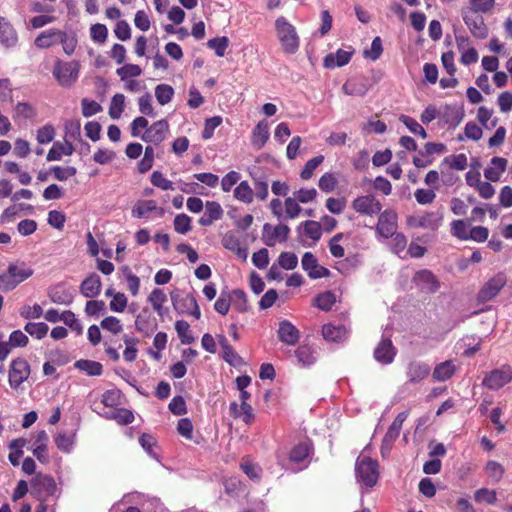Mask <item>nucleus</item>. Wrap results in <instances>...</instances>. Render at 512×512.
<instances>
[{
	"label": "nucleus",
	"mask_w": 512,
	"mask_h": 512,
	"mask_svg": "<svg viewBox=\"0 0 512 512\" xmlns=\"http://www.w3.org/2000/svg\"><path fill=\"white\" fill-rule=\"evenodd\" d=\"M275 31L277 38L286 54H295L300 47V38L296 28L287 20L280 16L275 20Z\"/></svg>",
	"instance_id": "1"
},
{
	"label": "nucleus",
	"mask_w": 512,
	"mask_h": 512,
	"mask_svg": "<svg viewBox=\"0 0 512 512\" xmlns=\"http://www.w3.org/2000/svg\"><path fill=\"white\" fill-rule=\"evenodd\" d=\"M33 275V270L25 263L10 264L7 272L0 275V290L5 292L13 290L18 284Z\"/></svg>",
	"instance_id": "2"
},
{
	"label": "nucleus",
	"mask_w": 512,
	"mask_h": 512,
	"mask_svg": "<svg viewBox=\"0 0 512 512\" xmlns=\"http://www.w3.org/2000/svg\"><path fill=\"white\" fill-rule=\"evenodd\" d=\"M355 473L358 482L366 487H373L378 480V462L368 456L360 455L355 464Z\"/></svg>",
	"instance_id": "3"
},
{
	"label": "nucleus",
	"mask_w": 512,
	"mask_h": 512,
	"mask_svg": "<svg viewBox=\"0 0 512 512\" xmlns=\"http://www.w3.org/2000/svg\"><path fill=\"white\" fill-rule=\"evenodd\" d=\"M79 72L80 64L77 61L57 60L52 70L54 78L64 88H70L77 81Z\"/></svg>",
	"instance_id": "4"
},
{
	"label": "nucleus",
	"mask_w": 512,
	"mask_h": 512,
	"mask_svg": "<svg viewBox=\"0 0 512 512\" xmlns=\"http://www.w3.org/2000/svg\"><path fill=\"white\" fill-rule=\"evenodd\" d=\"M56 491V482L54 478L49 475L37 474L31 480V495L41 502L46 501L50 496H54Z\"/></svg>",
	"instance_id": "5"
},
{
	"label": "nucleus",
	"mask_w": 512,
	"mask_h": 512,
	"mask_svg": "<svg viewBox=\"0 0 512 512\" xmlns=\"http://www.w3.org/2000/svg\"><path fill=\"white\" fill-rule=\"evenodd\" d=\"M171 301L174 309L179 314L193 316L195 319H200L201 311L196 298L192 294L180 296L176 293H171Z\"/></svg>",
	"instance_id": "6"
},
{
	"label": "nucleus",
	"mask_w": 512,
	"mask_h": 512,
	"mask_svg": "<svg viewBox=\"0 0 512 512\" xmlns=\"http://www.w3.org/2000/svg\"><path fill=\"white\" fill-rule=\"evenodd\" d=\"M511 380L512 368L509 365H503L501 368L487 373L482 381V385L490 390H499Z\"/></svg>",
	"instance_id": "7"
},
{
	"label": "nucleus",
	"mask_w": 512,
	"mask_h": 512,
	"mask_svg": "<svg viewBox=\"0 0 512 512\" xmlns=\"http://www.w3.org/2000/svg\"><path fill=\"white\" fill-rule=\"evenodd\" d=\"M461 15L464 23L475 38L485 39L488 36V28L484 18L479 13L462 8Z\"/></svg>",
	"instance_id": "8"
},
{
	"label": "nucleus",
	"mask_w": 512,
	"mask_h": 512,
	"mask_svg": "<svg viewBox=\"0 0 512 512\" xmlns=\"http://www.w3.org/2000/svg\"><path fill=\"white\" fill-rule=\"evenodd\" d=\"M30 365L24 358H16L11 361L9 369V384L13 389H17L30 376Z\"/></svg>",
	"instance_id": "9"
},
{
	"label": "nucleus",
	"mask_w": 512,
	"mask_h": 512,
	"mask_svg": "<svg viewBox=\"0 0 512 512\" xmlns=\"http://www.w3.org/2000/svg\"><path fill=\"white\" fill-rule=\"evenodd\" d=\"M397 214L392 209H386L379 213L378 222L376 224V233L385 238L388 239L392 237L397 230Z\"/></svg>",
	"instance_id": "10"
},
{
	"label": "nucleus",
	"mask_w": 512,
	"mask_h": 512,
	"mask_svg": "<svg viewBox=\"0 0 512 512\" xmlns=\"http://www.w3.org/2000/svg\"><path fill=\"white\" fill-rule=\"evenodd\" d=\"M506 282L507 279L504 273H498L489 279L478 292V301L485 303L495 298L506 285Z\"/></svg>",
	"instance_id": "11"
},
{
	"label": "nucleus",
	"mask_w": 512,
	"mask_h": 512,
	"mask_svg": "<svg viewBox=\"0 0 512 512\" xmlns=\"http://www.w3.org/2000/svg\"><path fill=\"white\" fill-rule=\"evenodd\" d=\"M351 206L357 213L368 216L377 215L382 210V204L372 194L356 197Z\"/></svg>",
	"instance_id": "12"
},
{
	"label": "nucleus",
	"mask_w": 512,
	"mask_h": 512,
	"mask_svg": "<svg viewBox=\"0 0 512 512\" xmlns=\"http://www.w3.org/2000/svg\"><path fill=\"white\" fill-rule=\"evenodd\" d=\"M290 234V228L286 224L272 226L269 223L263 225L262 241L265 245L273 247L277 240L280 242L287 241Z\"/></svg>",
	"instance_id": "13"
},
{
	"label": "nucleus",
	"mask_w": 512,
	"mask_h": 512,
	"mask_svg": "<svg viewBox=\"0 0 512 512\" xmlns=\"http://www.w3.org/2000/svg\"><path fill=\"white\" fill-rule=\"evenodd\" d=\"M168 131V122L165 119H161L150 125L146 129V131L141 135V139L144 142L159 145L165 140Z\"/></svg>",
	"instance_id": "14"
},
{
	"label": "nucleus",
	"mask_w": 512,
	"mask_h": 512,
	"mask_svg": "<svg viewBox=\"0 0 512 512\" xmlns=\"http://www.w3.org/2000/svg\"><path fill=\"white\" fill-rule=\"evenodd\" d=\"M431 372L428 363L420 360H412L406 366V377L408 384H419L426 379Z\"/></svg>",
	"instance_id": "15"
},
{
	"label": "nucleus",
	"mask_w": 512,
	"mask_h": 512,
	"mask_svg": "<svg viewBox=\"0 0 512 512\" xmlns=\"http://www.w3.org/2000/svg\"><path fill=\"white\" fill-rule=\"evenodd\" d=\"M406 222L408 226L413 228L436 230L441 225L442 215L429 212L422 216H409Z\"/></svg>",
	"instance_id": "16"
},
{
	"label": "nucleus",
	"mask_w": 512,
	"mask_h": 512,
	"mask_svg": "<svg viewBox=\"0 0 512 512\" xmlns=\"http://www.w3.org/2000/svg\"><path fill=\"white\" fill-rule=\"evenodd\" d=\"M301 265L311 279H320L330 275L329 269L319 265L317 258L311 252L304 253Z\"/></svg>",
	"instance_id": "17"
},
{
	"label": "nucleus",
	"mask_w": 512,
	"mask_h": 512,
	"mask_svg": "<svg viewBox=\"0 0 512 512\" xmlns=\"http://www.w3.org/2000/svg\"><path fill=\"white\" fill-rule=\"evenodd\" d=\"M413 282L421 291L426 293H435L440 288V282L432 271L422 269L415 273Z\"/></svg>",
	"instance_id": "18"
},
{
	"label": "nucleus",
	"mask_w": 512,
	"mask_h": 512,
	"mask_svg": "<svg viewBox=\"0 0 512 512\" xmlns=\"http://www.w3.org/2000/svg\"><path fill=\"white\" fill-rule=\"evenodd\" d=\"M397 353L390 337H383L374 349V358L381 364L387 365L393 362Z\"/></svg>",
	"instance_id": "19"
},
{
	"label": "nucleus",
	"mask_w": 512,
	"mask_h": 512,
	"mask_svg": "<svg viewBox=\"0 0 512 512\" xmlns=\"http://www.w3.org/2000/svg\"><path fill=\"white\" fill-rule=\"evenodd\" d=\"M277 335L282 343L289 346H294L300 339V331L288 320L279 322Z\"/></svg>",
	"instance_id": "20"
},
{
	"label": "nucleus",
	"mask_w": 512,
	"mask_h": 512,
	"mask_svg": "<svg viewBox=\"0 0 512 512\" xmlns=\"http://www.w3.org/2000/svg\"><path fill=\"white\" fill-rule=\"evenodd\" d=\"M50 300L55 304L69 306L74 300V294L64 283L52 286L48 291Z\"/></svg>",
	"instance_id": "21"
},
{
	"label": "nucleus",
	"mask_w": 512,
	"mask_h": 512,
	"mask_svg": "<svg viewBox=\"0 0 512 512\" xmlns=\"http://www.w3.org/2000/svg\"><path fill=\"white\" fill-rule=\"evenodd\" d=\"M102 288L100 276L96 273L90 274L80 284V293L86 297L93 299L97 297Z\"/></svg>",
	"instance_id": "22"
},
{
	"label": "nucleus",
	"mask_w": 512,
	"mask_h": 512,
	"mask_svg": "<svg viewBox=\"0 0 512 512\" xmlns=\"http://www.w3.org/2000/svg\"><path fill=\"white\" fill-rule=\"evenodd\" d=\"M18 42V35L13 25L4 17H0V44L6 48L14 47Z\"/></svg>",
	"instance_id": "23"
},
{
	"label": "nucleus",
	"mask_w": 512,
	"mask_h": 512,
	"mask_svg": "<svg viewBox=\"0 0 512 512\" xmlns=\"http://www.w3.org/2000/svg\"><path fill=\"white\" fill-rule=\"evenodd\" d=\"M353 52L338 49L335 54L329 53L324 58V67L328 69H334L335 67H342L349 63Z\"/></svg>",
	"instance_id": "24"
},
{
	"label": "nucleus",
	"mask_w": 512,
	"mask_h": 512,
	"mask_svg": "<svg viewBox=\"0 0 512 512\" xmlns=\"http://www.w3.org/2000/svg\"><path fill=\"white\" fill-rule=\"evenodd\" d=\"M152 211H156L160 216L164 214V209L157 207L154 200H139L133 206L131 214L134 218L141 219Z\"/></svg>",
	"instance_id": "25"
},
{
	"label": "nucleus",
	"mask_w": 512,
	"mask_h": 512,
	"mask_svg": "<svg viewBox=\"0 0 512 512\" xmlns=\"http://www.w3.org/2000/svg\"><path fill=\"white\" fill-rule=\"evenodd\" d=\"M61 33L62 31L58 29H48L41 32L35 39L36 47L45 49L58 44Z\"/></svg>",
	"instance_id": "26"
},
{
	"label": "nucleus",
	"mask_w": 512,
	"mask_h": 512,
	"mask_svg": "<svg viewBox=\"0 0 512 512\" xmlns=\"http://www.w3.org/2000/svg\"><path fill=\"white\" fill-rule=\"evenodd\" d=\"M507 166V160L501 157H493L491 159V167L484 170V176L486 179L492 182L499 181L501 174L505 171Z\"/></svg>",
	"instance_id": "27"
},
{
	"label": "nucleus",
	"mask_w": 512,
	"mask_h": 512,
	"mask_svg": "<svg viewBox=\"0 0 512 512\" xmlns=\"http://www.w3.org/2000/svg\"><path fill=\"white\" fill-rule=\"evenodd\" d=\"M269 139V126L265 120L257 123L252 131L251 142L257 149H261Z\"/></svg>",
	"instance_id": "28"
},
{
	"label": "nucleus",
	"mask_w": 512,
	"mask_h": 512,
	"mask_svg": "<svg viewBox=\"0 0 512 512\" xmlns=\"http://www.w3.org/2000/svg\"><path fill=\"white\" fill-rule=\"evenodd\" d=\"M75 151V148L72 143H68L64 141V143H61L59 141H56L53 143L52 148L49 150L47 154V161H58L61 160L63 155L70 156Z\"/></svg>",
	"instance_id": "29"
},
{
	"label": "nucleus",
	"mask_w": 512,
	"mask_h": 512,
	"mask_svg": "<svg viewBox=\"0 0 512 512\" xmlns=\"http://www.w3.org/2000/svg\"><path fill=\"white\" fill-rule=\"evenodd\" d=\"M408 417V411L400 412L395 419L393 420L392 424L389 426L386 434L383 438L386 439V443H394L395 440L398 438L400 431L402 429V425L406 418Z\"/></svg>",
	"instance_id": "30"
},
{
	"label": "nucleus",
	"mask_w": 512,
	"mask_h": 512,
	"mask_svg": "<svg viewBox=\"0 0 512 512\" xmlns=\"http://www.w3.org/2000/svg\"><path fill=\"white\" fill-rule=\"evenodd\" d=\"M346 329L342 325L325 324L322 327V335L324 339L332 342H341L346 338Z\"/></svg>",
	"instance_id": "31"
},
{
	"label": "nucleus",
	"mask_w": 512,
	"mask_h": 512,
	"mask_svg": "<svg viewBox=\"0 0 512 512\" xmlns=\"http://www.w3.org/2000/svg\"><path fill=\"white\" fill-rule=\"evenodd\" d=\"M148 301L160 317L167 313V309L163 307V304L167 301V296L162 289H153L148 297Z\"/></svg>",
	"instance_id": "32"
},
{
	"label": "nucleus",
	"mask_w": 512,
	"mask_h": 512,
	"mask_svg": "<svg viewBox=\"0 0 512 512\" xmlns=\"http://www.w3.org/2000/svg\"><path fill=\"white\" fill-rule=\"evenodd\" d=\"M74 366L88 376H100L103 373L102 364L93 360L80 359L75 362Z\"/></svg>",
	"instance_id": "33"
},
{
	"label": "nucleus",
	"mask_w": 512,
	"mask_h": 512,
	"mask_svg": "<svg viewBox=\"0 0 512 512\" xmlns=\"http://www.w3.org/2000/svg\"><path fill=\"white\" fill-rule=\"evenodd\" d=\"M455 373V365L452 361H444L433 370L432 376L436 381H446L453 376Z\"/></svg>",
	"instance_id": "34"
},
{
	"label": "nucleus",
	"mask_w": 512,
	"mask_h": 512,
	"mask_svg": "<svg viewBox=\"0 0 512 512\" xmlns=\"http://www.w3.org/2000/svg\"><path fill=\"white\" fill-rule=\"evenodd\" d=\"M295 357L298 363L303 367L311 366L316 362V356L313 349L308 345H300L295 350Z\"/></svg>",
	"instance_id": "35"
},
{
	"label": "nucleus",
	"mask_w": 512,
	"mask_h": 512,
	"mask_svg": "<svg viewBox=\"0 0 512 512\" xmlns=\"http://www.w3.org/2000/svg\"><path fill=\"white\" fill-rule=\"evenodd\" d=\"M311 450L312 445L310 442H301L291 449L289 459L292 462L301 463L310 455Z\"/></svg>",
	"instance_id": "36"
},
{
	"label": "nucleus",
	"mask_w": 512,
	"mask_h": 512,
	"mask_svg": "<svg viewBox=\"0 0 512 512\" xmlns=\"http://www.w3.org/2000/svg\"><path fill=\"white\" fill-rule=\"evenodd\" d=\"M303 228V234L310 239H312L314 242H317L320 240L322 236V230H321V224L314 220H307L302 222L298 226V231H300Z\"/></svg>",
	"instance_id": "37"
},
{
	"label": "nucleus",
	"mask_w": 512,
	"mask_h": 512,
	"mask_svg": "<svg viewBox=\"0 0 512 512\" xmlns=\"http://www.w3.org/2000/svg\"><path fill=\"white\" fill-rule=\"evenodd\" d=\"M464 118V111L455 106H446L443 113V121L449 126H458Z\"/></svg>",
	"instance_id": "38"
},
{
	"label": "nucleus",
	"mask_w": 512,
	"mask_h": 512,
	"mask_svg": "<svg viewBox=\"0 0 512 512\" xmlns=\"http://www.w3.org/2000/svg\"><path fill=\"white\" fill-rule=\"evenodd\" d=\"M234 197L245 204H250L254 199V190L247 181H241L234 189Z\"/></svg>",
	"instance_id": "39"
},
{
	"label": "nucleus",
	"mask_w": 512,
	"mask_h": 512,
	"mask_svg": "<svg viewBox=\"0 0 512 512\" xmlns=\"http://www.w3.org/2000/svg\"><path fill=\"white\" fill-rule=\"evenodd\" d=\"M336 303V295L331 291H325L318 294L314 300L313 305L322 311L331 310L332 306Z\"/></svg>",
	"instance_id": "40"
},
{
	"label": "nucleus",
	"mask_w": 512,
	"mask_h": 512,
	"mask_svg": "<svg viewBox=\"0 0 512 512\" xmlns=\"http://www.w3.org/2000/svg\"><path fill=\"white\" fill-rule=\"evenodd\" d=\"M175 330L182 344L189 345L195 341V337L192 335L190 325L187 321L177 320L175 322Z\"/></svg>",
	"instance_id": "41"
},
{
	"label": "nucleus",
	"mask_w": 512,
	"mask_h": 512,
	"mask_svg": "<svg viewBox=\"0 0 512 512\" xmlns=\"http://www.w3.org/2000/svg\"><path fill=\"white\" fill-rule=\"evenodd\" d=\"M218 342L223 350V358L226 362L231 365H235L240 360L239 355L236 353L234 348L228 343L227 338L224 335H218Z\"/></svg>",
	"instance_id": "42"
},
{
	"label": "nucleus",
	"mask_w": 512,
	"mask_h": 512,
	"mask_svg": "<svg viewBox=\"0 0 512 512\" xmlns=\"http://www.w3.org/2000/svg\"><path fill=\"white\" fill-rule=\"evenodd\" d=\"M81 126L78 120H69L65 123L64 141L72 143L73 141H81Z\"/></svg>",
	"instance_id": "43"
},
{
	"label": "nucleus",
	"mask_w": 512,
	"mask_h": 512,
	"mask_svg": "<svg viewBox=\"0 0 512 512\" xmlns=\"http://www.w3.org/2000/svg\"><path fill=\"white\" fill-rule=\"evenodd\" d=\"M399 121L403 123L414 135L420 136L422 139L427 138V132L414 118L407 115H400Z\"/></svg>",
	"instance_id": "44"
},
{
	"label": "nucleus",
	"mask_w": 512,
	"mask_h": 512,
	"mask_svg": "<svg viewBox=\"0 0 512 512\" xmlns=\"http://www.w3.org/2000/svg\"><path fill=\"white\" fill-rule=\"evenodd\" d=\"M174 96V89L168 84H159L155 87V97L160 105L171 102Z\"/></svg>",
	"instance_id": "45"
},
{
	"label": "nucleus",
	"mask_w": 512,
	"mask_h": 512,
	"mask_svg": "<svg viewBox=\"0 0 512 512\" xmlns=\"http://www.w3.org/2000/svg\"><path fill=\"white\" fill-rule=\"evenodd\" d=\"M125 107V96L123 94H115L110 103L109 116L112 119H119L124 111Z\"/></svg>",
	"instance_id": "46"
},
{
	"label": "nucleus",
	"mask_w": 512,
	"mask_h": 512,
	"mask_svg": "<svg viewBox=\"0 0 512 512\" xmlns=\"http://www.w3.org/2000/svg\"><path fill=\"white\" fill-rule=\"evenodd\" d=\"M107 419H114L121 425H128L134 421L132 411L120 408L106 414Z\"/></svg>",
	"instance_id": "47"
},
{
	"label": "nucleus",
	"mask_w": 512,
	"mask_h": 512,
	"mask_svg": "<svg viewBox=\"0 0 512 512\" xmlns=\"http://www.w3.org/2000/svg\"><path fill=\"white\" fill-rule=\"evenodd\" d=\"M24 330L32 337L36 339H42L46 336L49 327L44 322H28Z\"/></svg>",
	"instance_id": "48"
},
{
	"label": "nucleus",
	"mask_w": 512,
	"mask_h": 512,
	"mask_svg": "<svg viewBox=\"0 0 512 512\" xmlns=\"http://www.w3.org/2000/svg\"><path fill=\"white\" fill-rule=\"evenodd\" d=\"M442 163L458 171L465 170L468 165L467 156L463 153L447 156L443 159Z\"/></svg>",
	"instance_id": "49"
},
{
	"label": "nucleus",
	"mask_w": 512,
	"mask_h": 512,
	"mask_svg": "<svg viewBox=\"0 0 512 512\" xmlns=\"http://www.w3.org/2000/svg\"><path fill=\"white\" fill-rule=\"evenodd\" d=\"M324 161V156L323 155H318L316 157H313L311 159H309L305 165H304V168L302 169L301 173H300V177L303 179V180H308L310 179L312 176H313V173H314V170L320 165L322 164V162Z\"/></svg>",
	"instance_id": "50"
},
{
	"label": "nucleus",
	"mask_w": 512,
	"mask_h": 512,
	"mask_svg": "<svg viewBox=\"0 0 512 512\" xmlns=\"http://www.w3.org/2000/svg\"><path fill=\"white\" fill-rule=\"evenodd\" d=\"M485 471L494 482H499L504 475L505 469L499 462L490 460L485 466Z\"/></svg>",
	"instance_id": "51"
},
{
	"label": "nucleus",
	"mask_w": 512,
	"mask_h": 512,
	"mask_svg": "<svg viewBox=\"0 0 512 512\" xmlns=\"http://www.w3.org/2000/svg\"><path fill=\"white\" fill-rule=\"evenodd\" d=\"M229 45V39L226 36L215 37L207 42V46L215 51L218 57H223Z\"/></svg>",
	"instance_id": "52"
},
{
	"label": "nucleus",
	"mask_w": 512,
	"mask_h": 512,
	"mask_svg": "<svg viewBox=\"0 0 512 512\" xmlns=\"http://www.w3.org/2000/svg\"><path fill=\"white\" fill-rule=\"evenodd\" d=\"M36 115L35 109L27 102H18L15 106L14 120L31 119Z\"/></svg>",
	"instance_id": "53"
},
{
	"label": "nucleus",
	"mask_w": 512,
	"mask_h": 512,
	"mask_svg": "<svg viewBox=\"0 0 512 512\" xmlns=\"http://www.w3.org/2000/svg\"><path fill=\"white\" fill-rule=\"evenodd\" d=\"M54 178L58 181H66L68 178L76 175L77 170L73 166L61 167V166H52L50 171Z\"/></svg>",
	"instance_id": "54"
},
{
	"label": "nucleus",
	"mask_w": 512,
	"mask_h": 512,
	"mask_svg": "<svg viewBox=\"0 0 512 512\" xmlns=\"http://www.w3.org/2000/svg\"><path fill=\"white\" fill-rule=\"evenodd\" d=\"M138 106L141 114L149 117L156 116V112L152 106V96L150 95V93L147 92L141 97H139Z\"/></svg>",
	"instance_id": "55"
},
{
	"label": "nucleus",
	"mask_w": 512,
	"mask_h": 512,
	"mask_svg": "<svg viewBox=\"0 0 512 512\" xmlns=\"http://www.w3.org/2000/svg\"><path fill=\"white\" fill-rule=\"evenodd\" d=\"M173 224L175 231L179 234H186L192 229L191 218L184 213L176 215Z\"/></svg>",
	"instance_id": "56"
},
{
	"label": "nucleus",
	"mask_w": 512,
	"mask_h": 512,
	"mask_svg": "<svg viewBox=\"0 0 512 512\" xmlns=\"http://www.w3.org/2000/svg\"><path fill=\"white\" fill-rule=\"evenodd\" d=\"M62 321L78 335L82 334L83 326L72 311H64L62 313Z\"/></svg>",
	"instance_id": "57"
},
{
	"label": "nucleus",
	"mask_w": 512,
	"mask_h": 512,
	"mask_svg": "<svg viewBox=\"0 0 512 512\" xmlns=\"http://www.w3.org/2000/svg\"><path fill=\"white\" fill-rule=\"evenodd\" d=\"M154 161V148L147 146L144 151V156L138 163V170L140 173H146L153 166Z\"/></svg>",
	"instance_id": "58"
},
{
	"label": "nucleus",
	"mask_w": 512,
	"mask_h": 512,
	"mask_svg": "<svg viewBox=\"0 0 512 512\" xmlns=\"http://www.w3.org/2000/svg\"><path fill=\"white\" fill-rule=\"evenodd\" d=\"M337 185V178L333 173L323 174L318 182L319 188L326 193L334 191Z\"/></svg>",
	"instance_id": "59"
},
{
	"label": "nucleus",
	"mask_w": 512,
	"mask_h": 512,
	"mask_svg": "<svg viewBox=\"0 0 512 512\" xmlns=\"http://www.w3.org/2000/svg\"><path fill=\"white\" fill-rule=\"evenodd\" d=\"M278 264L285 270L297 267L298 258L293 252H282L278 257Z\"/></svg>",
	"instance_id": "60"
},
{
	"label": "nucleus",
	"mask_w": 512,
	"mask_h": 512,
	"mask_svg": "<svg viewBox=\"0 0 512 512\" xmlns=\"http://www.w3.org/2000/svg\"><path fill=\"white\" fill-rule=\"evenodd\" d=\"M90 36L95 43H104L108 36V29L104 24H94L90 27Z\"/></svg>",
	"instance_id": "61"
},
{
	"label": "nucleus",
	"mask_w": 512,
	"mask_h": 512,
	"mask_svg": "<svg viewBox=\"0 0 512 512\" xmlns=\"http://www.w3.org/2000/svg\"><path fill=\"white\" fill-rule=\"evenodd\" d=\"M474 499L478 503L494 504L497 501L496 492L487 488L478 489L474 494Z\"/></svg>",
	"instance_id": "62"
},
{
	"label": "nucleus",
	"mask_w": 512,
	"mask_h": 512,
	"mask_svg": "<svg viewBox=\"0 0 512 512\" xmlns=\"http://www.w3.org/2000/svg\"><path fill=\"white\" fill-rule=\"evenodd\" d=\"M100 325L104 330L110 331L115 335L121 333L123 330V326L120 320L114 316H108L104 318Z\"/></svg>",
	"instance_id": "63"
},
{
	"label": "nucleus",
	"mask_w": 512,
	"mask_h": 512,
	"mask_svg": "<svg viewBox=\"0 0 512 512\" xmlns=\"http://www.w3.org/2000/svg\"><path fill=\"white\" fill-rule=\"evenodd\" d=\"M232 299L230 294L221 292L214 304V309L221 315H226L229 312Z\"/></svg>",
	"instance_id": "64"
}]
</instances>
